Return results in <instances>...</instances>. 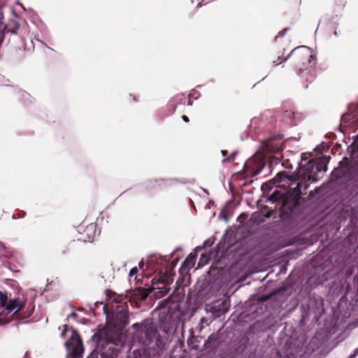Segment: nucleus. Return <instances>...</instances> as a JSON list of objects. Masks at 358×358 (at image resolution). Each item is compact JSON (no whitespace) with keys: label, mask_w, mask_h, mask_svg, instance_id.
Instances as JSON below:
<instances>
[{"label":"nucleus","mask_w":358,"mask_h":358,"mask_svg":"<svg viewBox=\"0 0 358 358\" xmlns=\"http://www.w3.org/2000/svg\"><path fill=\"white\" fill-rule=\"evenodd\" d=\"M358 355V348L354 351V353L351 355L348 358H355Z\"/></svg>","instance_id":"obj_17"},{"label":"nucleus","mask_w":358,"mask_h":358,"mask_svg":"<svg viewBox=\"0 0 358 358\" xmlns=\"http://www.w3.org/2000/svg\"><path fill=\"white\" fill-rule=\"evenodd\" d=\"M122 334L117 328H111L108 326L99 330L89 341L92 350L87 358H98L99 355L101 358H113L119 356L120 350L115 346H122Z\"/></svg>","instance_id":"obj_2"},{"label":"nucleus","mask_w":358,"mask_h":358,"mask_svg":"<svg viewBox=\"0 0 358 358\" xmlns=\"http://www.w3.org/2000/svg\"><path fill=\"white\" fill-rule=\"evenodd\" d=\"M3 15L0 13V24H2Z\"/></svg>","instance_id":"obj_25"},{"label":"nucleus","mask_w":358,"mask_h":358,"mask_svg":"<svg viewBox=\"0 0 358 358\" xmlns=\"http://www.w3.org/2000/svg\"><path fill=\"white\" fill-rule=\"evenodd\" d=\"M236 154H237L236 152H233L232 153L230 154V155L227 158H225L222 160V163H224L227 162H231L234 161Z\"/></svg>","instance_id":"obj_11"},{"label":"nucleus","mask_w":358,"mask_h":358,"mask_svg":"<svg viewBox=\"0 0 358 358\" xmlns=\"http://www.w3.org/2000/svg\"><path fill=\"white\" fill-rule=\"evenodd\" d=\"M316 169H317V171H321V167L317 165V167H316Z\"/></svg>","instance_id":"obj_26"},{"label":"nucleus","mask_w":358,"mask_h":358,"mask_svg":"<svg viewBox=\"0 0 358 358\" xmlns=\"http://www.w3.org/2000/svg\"><path fill=\"white\" fill-rule=\"evenodd\" d=\"M1 306L8 313H17L24 306V302L20 298H12V294L8 291H0Z\"/></svg>","instance_id":"obj_6"},{"label":"nucleus","mask_w":358,"mask_h":358,"mask_svg":"<svg viewBox=\"0 0 358 358\" xmlns=\"http://www.w3.org/2000/svg\"><path fill=\"white\" fill-rule=\"evenodd\" d=\"M120 314L122 315V316L124 317L123 319V322H125V319L127 318V310H121L120 312Z\"/></svg>","instance_id":"obj_14"},{"label":"nucleus","mask_w":358,"mask_h":358,"mask_svg":"<svg viewBox=\"0 0 358 358\" xmlns=\"http://www.w3.org/2000/svg\"><path fill=\"white\" fill-rule=\"evenodd\" d=\"M95 228V225H94L93 224L87 226V231H93L94 229Z\"/></svg>","instance_id":"obj_16"},{"label":"nucleus","mask_w":358,"mask_h":358,"mask_svg":"<svg viewBox=\"0 0 358 358\" xmlns=\"http://www.w3.org/2000/svg\"><path fill=\"white\" fill-rule=\"evenodd\" d=\"M357 325H358V322L356 323V326H357Z\"/></svg>","instance_id":"obj_33"},{"label":"nucleus","mask_w":358,"mask_h":358,"mask_svg":"<svg viewBox=\"0 0 358 358\" xmlns=\"http://www.w3.org/2000/svg\"><path fill=\"white\" fill-rule=\"evenodd\" d=\"M70 317H76V313H73H73H71L70 314Z\"/></svg>","instance_id":"obj_24"},{"label":"nucleus","mask_w":358,"mask_h":358,"mask_svg":"<svg viewBox=\"0 0 358 358\" xmlns=\"http://www.w3.org/2000/svg\"><path fill=\"white\" fill-rule=\"evenodd\" d=\"M268 299V296H263L260 299V301H265Z\"/></svg>","instance_id":"obj_23"},{"label":"nucleus","mask_w":358,"mask_h":358,"mask_svg":"<svg viewBox=\"0 0 358 358\" xmlns=\"http://www.w3.org/2000/svg\"><path fill=\"white\" fill-rule=\"evenodd\" d=\"M94 241V237H89V240L88 241Z\"/></svg>","instance_id":"obj_27"},{"label":"nucleus","mask_w":358,"mask_h":358,"mask_svg":"<svg viewBox=\"0 0 358 358\" xmlns=\"http://www.w3.org/2000/svg\"><path fill=\"white\" fill-rule=\"evenodd\" d=\"M67 331H68V329H67V327H66V326H65V327H64V331H63L62 332V334H61V336H62V337H64V334H66V332Z\"/></svg>","instance_id":"obj_18"},{"label":"nucleus","mask_w":358,"mask_h":358,"mask_svg":"<svg viewBox=\"0 0 358 358\" xmlns=\"http://www.w3.org/2000/svg\"><path fill=\"white\" fill-rule=\"evenodd\" d=\"M8 32L15 35L22 36L25 33V29L15 20H11L7 25Z\"/></svg>","instance_id":"obj_7"},{"label":"nucleus","mask_w":358,"mask_h":358,"mask_svg":"<svg viewBox=\"0 0 358 358\" xmlns=\"http://www.w3.org/2000/svg\"><path fill=\"white\" fill-rule=\"evenodd\" d=\"M134 330L132 339L134 343L138 342L145 346H149L154 341L159 349L163 348L164 343L159 336H157V329L151 320H145L140 323L132 324Z\"/></svg>","instance_id":"obj_3"},{"label":"nucleus","mask_w":358,"mask_h":358,"mask_svg":"<svg viewBox=\"0 0 358 358\" xmlns=\"http://www.w3.org/2000/svg\"><path fill=\"white\" fill-rule=\"evenodd\" d=\"M289 56H296L302 62L303 66H308L306 68L301 67L299 70V76L301 78H304L307 82L313 81L314 78V66L316 64V57L313 54L312 50L306 45L295 48L290 54L283 59L285 62Z\"/></svg>","instance_id":"obj_4"},{"label":"nucleus","mask_w":358,"mask_h":358,"mask_svg":"<svg viewBox=\"0 0 358 358\" xmlns=\"http://www.w3.org/2000/svg\"><path fill=\"white\" fill-rule=\"evenodd\" d=\"M182 120H183L185 122H189V118H188V117H187V116H186V115H182Z\"/></svg>","instance_id":"obj_20"},{"label":"nucleus","mask_w":358,"mask_h":358,"mask_svg":"<svg viewBox=\"0 0 358 358\" xmlns=\"http://www.w3.org/2000/svg\"><path fill=\"white\" fill-rule=\"evenodd\" d=\"M156 289H158V292H156V295L157 297H162V296L168 293L169 291V289L166 287H157Z\"/></svg>","instance_id":"obj_10"},{"label":"nucleus","mask_w":358,"mask_h":358,"mask_svg":"<svg viewBox=\"0 0 358 358\" xmlns=\"http://www.w3.org/2000/svg\"><path fill=\"white\" fill-rule=\"evenodd\" d=\"M324 158L328 161L330 159V157H324Z\"/></svg>","instance_id":"obj_29"},{"label":"nucleus","mask_w":358,"mask_h":358,"mask_svg":"<svg viewBox=\"0 0 358 358\" xmlns=\"http://www.w3.org/2000/svg\"><path fill=\"white\" fill-rule=\"evenodd\" d=\"M37 41L41 42V41L38 38H35Z\"/></svg>","instance_id":"obj_32"},{"label":"nucleus","mask_w":358,"mask_h":358,"mask_svg":"<svg viewBox=\"0 0 358 358\" xmlns=\"http://www.w3.org/2000/svg\"><path fill=\"white\" fill-rule=\"evenodd\" d=\"M220 152H221V155H222L223 157H226V156H227V150H221V151H220Z\"/></svg>","instance_id":"obj_19"},{"label":"nucleus","mask_w":358,"mask_h":358,"mask_svg":"<svg viewBox=\"0 0 358 358\" xmlns=\"http://www.w3.org/2000/svg\"><path fill=\"white\" fill-rule=\"evenodd\" d=\"M70 333V338L65 342L66 358H82L84 352L82 339L75 329H71Z\"/></svg>","instance_id":"obj_5"},{"label":"nucleus","mask_w":358,"mask_h":358,"mask_svg":"<svg viewBox=\"0 0 358 358\" xmlns=\"http://www.w3.org/2000/svg\"><path fill=\"white\" fill-rule=\"evenodd\" d=\"M287 29H285L280 32H279L278 35L275 37V40H277L280 37H283L287 31Z\"/></svg>","instance_id":"obj_13"},{"label":"nucleus","mask_w":358,"mask_h":358,"mask_svg":"<svg viewBox=\"0 0 358 358\" xmlns=\"http://www.w3.org/2000/svg\"><path fill=\"white\" fill-rule=\"evenodd\" d=\"M14 90H16V91H17L19 93L22 94V95H23L24 94H25V92H24V91H22V90H20V89L14 88Z\"/></svg>","instance_id":"obj_22"},{"label":"nucleus","mask_w":358,"mask_h":358,"mask_svg":"<svg viewBox=\"0 0 358 358\" xmlns=\"http://www.w3.org/2000/svg\"><path fill=\"white\" fill-rule=\"evenodd\" d=\"M195 259L196 257L194 255L192 254L189 255L183 262V265L188 267L189 268H192L194 264Z\"/></svg>","instance_id":"obj_8"},{"label":"nucleus","mask_w":358,"mask_h":358,"mask_svg":"<svg viewBox=\"0 0 358 358\" xmlns=\"http://www.w3.org/2000/svg\"><path fill=\"white\" fill-rule=\"evenodd\" d=\"M203 321H205V319L204 318H201V322H203Z\"/></svg>","instance_id":"obj_30"},{"label":"nucleus","mask_w":358,"mask_h":358,"mask_svg":"<svg viewBox=\"0 0 358 358\" xmlns=\"http://www.w3.org/2000/svg\"><path fill=\"white\" fill-rule=\"evenodd\" d=\"M273 63L275 64L276 65L278 64L279 63L276 61H273Z\"/></svg>","instance_id":"obj_31"},{"label":"nucleus","mask_w":358,"mask_h":358,"mask_svg":"<svg viewBox=\"0 0 358 358\" xmlns=\"http://www.w3.org/2000/svg\"><path fill=\"white\" fill-rule=\"evenodd\" d=\"M315 163L309 161L306 165L299 166L294 173L279 172L273 178L274 183H282L280 186L287 187L285 192L275 190L268 197V201L279 203L283 211H291L298 203L303 194H306L311 181L315 180L310 173Z\"/></svg>","instance_id":"obj_1"},{"label":"nucleus","mask_w":358,"mask_h":358,"mask_svg":"<svg viewBox=\"0 0 358 358\" xmlns=\"http://www.w3.org/2000/svg\"><path fill=\"white\" fill-rule=\"evenodd\" d=\"M334 34V36L335 37H336V38H337V37H338V36H339V35H340L339 32H338L337 30H335V31H334V34Z\"/></svg>","instance_id":"obj_21"},{"label":"nucleus","mask_w":358,"mask_h":358,"mask_svg":"<svg viewBox=\"0 0 358 358\" xmlns=\"http://www.w3.org/2000/svg\"><path fill=\"white\" fill-rule=\"evenodd\" d=\"M137 273H138V268H137V267L135 266L130 270L129 276L132 277L134 275H136Z\"/></svg>","instance_id":"obj_12"},{"label":"nucleus","mask_w":358,"mask_h":358,"mask_svg":"<svg viewBox=\"0 0 358 358\" xmlns=\"http://www.w3.org/2000/svg\"><path fill=\"white\" fill-rule=\"evenodd\" d=\"M258 121H259V119L257 117H255V118L252 119L250 126L251 127H252L254 125L255 126L258 123Z\"/></svg>","instance_id":"obj_15"},{"label":"nucleus","mask_w":358,"mask_h":358,"mask_svg":"<svg viewBox=\"0 0 358 358\" xmlns=\"http://www.w3.org/2000/svg\"><path fill=\"white\" fill-rule=\"evenodd\" d=\"M216 342V338L215 336H210L208 337L207 341L205 343L206 348L213 347Z\"/></svg>","instance_id":"obj_9"},{"label":"nucleus","mask_w":358,"mask_h":358,"mask_svg":"<svg viewBox=\"0 0 358 358\" xmlns=\"http://www.w3.org/2000/svg\"><path fill=\"white\" fill-rule=\"evenodd\" d=\"M223 219H224L226 221L227 220V217L225 215H223Z\"/></svg>","instance_id":"obj_28"}]
</instances>
